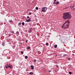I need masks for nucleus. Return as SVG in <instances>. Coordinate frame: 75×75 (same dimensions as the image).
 <instances>
[{
  "label": "nucleus",
  "instance_id": "6e6552de",
  "mask_svg": "<svg viewBox=\"0 0 75 75\" xmlns=\"http://www.w3.org/2000/svg\"><path fill=\"white\" fill-rule=\"evenodd\" d=\"M2 46H4L5 45V44H4V42H3L2 43Z\"/></svg>",
  "mask_w": 75,
  "mask_h": 75
},
{
  "label": "nucleus",
  "instance_id": "ea45409f",
  "mask_svg": "<svg viewBox=\"0 0 75 75\" xmlns=\"http://www.w3.org/2000/svg\"><path fill=\"white\" fill-rule=\"evenodd\" d=\"M2 24H3L2 23H1V25H2Z\"/></svg>",
  "mask_w": 75,
  "mask_h": 75
},
{
  "label": "nucleus",
  "instance_id": "412c9836",
  "mask_svg": "<svg viewBox=\"0 0 75 75\" xmlns=\"http://www.w3.org/2000/svg\"><path fill=\"white\" fill-rule=\"evenodd\" d=\"M9 23H11V22H13V21H12V20H9Z\"/></svg>",
  "mask_w": 75,
  "mask_h": 75
},
{
  "label": "nucleus",
  "instance_id": "f03ea898",
  "mask_svg": "<svg viewBox=\"0 0 75 75\" xmlns=\"http://www.w3.org/2000/svg\"><path fill=\"white\" fill-rule=\"evenodd\" d=\"M69 23H70V22L69 20L66 21V23H64L62 26V28L66 29V28H68V27H69L68 25H69Z\"/></svg>",
  "mask_w": 75,
  "mask_h": 75
},
{
  "label": "nucleus",
  "instance_id": "b1692460",
  "mask_svg": "<svg viewBox=\"0 0 75 75\" xmlns=\"http://www.w3.org/2000/svg\"><path fill=\"white\" fill-rule=\"evenodd\" d=\"M11 33H12V34H14V32L13 31H12L11 32Z\"/></svg>",
  "mask_w": 75,
  "mask_h": 75
},
{
  "label": "nucleus",
  "instance_id": "f3484780",
  "mask_svg": "<svg viewBox=\"0 0 75 75\" xmlns=\"http://www.w3.org/2000/svg\"><path fill=\"white\" fill-rule=\"evenodd\" d=\"M16 34H19V32L18 31L16 32Z\"/></svg>",
  "mask_w": 75,
  "mask_h": 75
},
{
  "label": "nucleus",
  "instance_id": "9b49d317",
  "mask_svg": "<svg viewBox=\"0 0 75 75\" xmlns=\"http://www.w3.org/2000/svg\"><path fill=\"white\" fill-rule=\"evenodd\" d=\"M29 25H30V26H31V25H32V23H29Z\"/></svg>",
  "mask_w": 75,
  "mask_h": 75
},
{
  "label": "nucleus",
  "instance_id": "bb28decb",
  "mask_svg": "<svg viewBox=\"0 0 75 75\" xmlns=\"http://www.w3.org/2000/svg\"><path fill=\"white\" fill-rule=\"evenodd\" d=\"M34 62H37V61H36V59H34Z\"/></svg>",
  "mask_w": 75,
  "mask_h": 75
},
{
  "label": "nucleus",
  "instance_id": "e433bc0d",
  "mask_svg": "<svg viewBox=\"0 0 75 75\" xmlns=\"http://www.w3.org/2000/svg\"><path fill=\"white\" fill-rule=\"evenodd\" d=\"M57 1V0H54V1Z\"/></svg>",
  "mask_w": 75,
  "mask_h": 75
},
{
  "label": "nucleus",
  "instance_id": "39448f33",
  "mask_svg": "<svg viewBox=\"0 0 75 75\" xmlns=\"http://www.w3.org/2000/svg\"><path fill=\"white\" fill-rule=\"evenodd\" d=\"M31 21V19H28L26 20V22H30V21Z\"/></svg>",
  "mask_w": 75,
  "mask_h": 75
},
{
  "label": "nucleus",
  "instance_id": "a19ab883",
  "mask_svg": "<svg viewBox=\"0 0 75 75\" xmlns=\"http://www.w3.org/2000/svg\"><path fill=\"white\" fill-rule=\"evenodd\" d=\"M9 65H11V64H10V63L9 64Z\"/></svg>",
  "mask_w": 75,
  "mask_h": 75
},
{
  "label": "nucleus",
  "instance_id": "aec40b11",
  "mask_svg": "<svg viewBox=\"0 0 75 75\" xmlns=\"http://www.w3.org/2000/svg\"><path fill=\"white\" fill-rule=\"evenodd\" d=\"M35 9L37 10H38V7H36Z\"/></svg>",
  "mask_w": 75,
  "mask_h": 75
},
{
  "label": "nucleus",
  "instance_id": "c85d7f7f",
  "mask_svg": "<svg viewBox=\"0 0 75 75\" xmlns=\"http://www.w3.org/2000/svg\"><path fill=\"white\" fill-rule=\"evenodd\" d=\"M30 30H32V28H29Z\"/></svg>",
  "mask_w": 75,
  "mask_h": 75
},
{
  "label": "nucleus",
  "instance_id": "58836bf2",
  "mask_svg": "<svg viewBox=\"0 0 75 75\" xmlns=\"http://www.w3.org/2000/svg\"><path fill=\"white\" fill-rule=\"evenodd\" d=\"M9 39H7V40H8Z\"/></svg>",
  "mask_w": 75,
  "mask_h": 75
},
{
  "label": "nucleus",
  "instance_id": "f257e3e1",
  "mask_svg": "<svg viewBox=\"0 0 75 75\" xmlns=\"http://www.w3.org/2000/svg\"><path fill=\"white\" fill-rule=\"evenodd\" d=\"M63 15V18L64 19H69L72 17V16L71 15V13L69 12L64 13Z\"/></svg>",
  "mask_w": 75,
  "mask_h": 75
},
{
  "label": "nucleus",
  "instance_id": "f704fd0d",
  "mask_svg": "<svg viewBox=\"0 0 75 75\" xmlns=\"http://www.w3.org/2000/svg\"><path fill=\"white\" fill-rule=\"evenodd\" d=\"M56 67H57V68H58L59 66H58V65H57Z\"/></svg>",
  "mask_w": 75,
  "mask_h": 75
},
{
  "label": "nucleus",
  "instance_id": "72a5a7b5",
  "mask_svg": "<svg viewBox=\"0 0 75 75\" xmlns=\"http://www.w3.org/2000/svg\"><path fill=\"white\" fill-rule=\"evenodd\" d=\"M49 72H51V70H49Z\"/></svg>",
  "mask_w": 75,
  "mask_h": 75
},
{
  "label": "nucleus",
  "instance_id": "20e7f679",
  "mask_svg": "<svg viewBox=\"0 0 75 75\" xmlns=\"http://www.w3.org/2000/svg\"><path fill=\"white\" fill-rule=\"evenodd\" d=\"M42 11L43 12L45 13L46 12V11L47 10V8L46 7H44L43 8H42Z\"/></svg>",
  "mask_w": 75,
  "mask_h": 75
},
{
  "label": "nucleus",
  "instance_id": "cd10ccee",
  "mask_svg": "<svg viewBox=\"0 0 75 75\" xmlns=\"http://www.w3.org/2000/svg\"><path fill=\"white\" fill-rule=\"evenodd\" d=\"M31 12H30L29 13V15H31Z\"/></svg>",
  "mask_w": 75,
  "mask_h": 75
},
{
  "label": "nucleus",
  "instance_id": "2f4dec72",
  "mask_svg": "<svg viewBox=\"0 0 75 75\" xmlns=\"http://www.w3.org/2000/svg\"><path fill=\"white\" fill-rule=\"evenodd\" d=\"M70 58H69H69H68V60H70Z\"/></svg>",
  "mask_w": 75,
  "mask_h": 75
},
{
  "label": "nucleus",
  "instance_id": "7ed1b4c3",
  "mask_svg": "<svg viewBox=\"0 0 75 75\" xmlns=\"http://www.w3.org/2000/svg\"><path fill=\"white\" fill-rule=\"evenodd\" d=\"M70 8L72 10H75V4L71 5Z\"/></svg>",
  "mask_w": 75,
  "mask_h": 75
},
{
  "label": "nucleus",
  "instance_id": "ddd939ff",
  "mask_svg": "<svg viewBox=\"0 0 75 75\" xmlns=\"http://www.w3.org/2000/svg\"><path fill=\"white\" fill-rule=\"evenodd\" d=\"M18 25H21V22L19 23H18Z\"/></svg>",
  "mask_w": 75,
  "mask_h": 75
},
{
  "label": "nucleus",
  "instance_id": "0eeeda50",
  "mask_svg": "<svg viewBox=\"0 0 75 75\" xmlns=\"http://www.w3.org/2000/svg\"><path fill=\"white\" fill-rule=\"evenodd\" d=\"M12 65H9L8 68H12Z\"/></svg>",
  "mask_w": 75,
  "mask_h": 75
},
{
  "label": "nucleus",
  "instance_id": "6ab92c4d",
  "mask_svg": "<svg viewBox=\"0 0 75 75\" xmlns=\"http://www.w3.org/2000/svg\"><path fill=\"white\" fill-rule=\"evenodd\" d=\"M5 67L6 69H7L8 68V66H7L6 65H5Z\"/></svg>",
  "mask_w": 75,
  "mask_h": 75
},
{
  "label": "nucleus",
  "instance_id": "9d476101",
  "mask_svg": "<svg viewBox=\"0 0 75 75\" xmlns=\"http://www.w3.org/2000/svg\"><path fill=\"white\" fill-rule=\"evenodd\" d=\"M22 25H25V23H24V22H22Z\"/></svg>",
  "mask_w": 75,
  "mask_h": 75
},
{
  "label": "nucleus",
  "instance_id": "f8f14e48",
  "mask_svg": "<svg viewBox=\"0 0 75 75\" xmlns=\"http://www.w3.org/2000/svg\"><path fill=\"white\" fill-rule=\"evenodd\" d=\"M30 74H31V75H33V74H34V73L32 72H30L29 73Z\"/></svg>",
  "mask_w": 75,
  "mask_h": 75
},
{
  "label": "nucleus",
  "instance_id": "4c0bfd02",
  "mask_svg": "<svg viewBox=\"0 0 75 75\" xmlns=\"http://www.w3.org/2000/svg\"><path fill=\"white\" fill-rule=\"evenodd\" d=\"M26 42H27V40H26Z\"/></svg>",
  "mask_w": 75,
  "mask_h": 75
},
{
  "label": "nucleus",
  "instance_id": "c03bdc74",
  "mask_svg": "<svg viewBox=\"0 0 75 75\" xmlns=\"http://www.w3.org/2000/svg\"><path fill=\"white\" fill-rule=\"evenodd\" d=\"M56 57H57V55H56Z\"/></svg>",
  "mask_w": 75,
  "mask_h": 75
},
{
  "label": "nucleus",
  "instance_id": "423d86ee",
  "mask_svg": "<svg viewBox=\"0 0 75 75\" xmlns=\"http://www.w3.org/2000/svg\"><path fill=\"white\" fill-rule=\"evenodd\" d=\"M30 68H31V69H32V70H33L34 69V66H33V65H31L30 66Z\"/></svg>",
  "mask_w": 75,
  "mask_h": 75
},
{
  "label": "nucleus",
  "instance_id": "4468645a",
  "mask_svg": "<svg viewBox=\"0 0 75 75\" xmlns=\"http://www.w3.org/2000/svg\"><path fill=\"white\" fill-rule=\"evenodd\" d=\"M57 45H54V47L55 48H57Z\"/></svg>",
  "mask_w": 75,
  "mask_h": 75
},
{
  "label": "nucleus",
  "instance_id": "dca6fc26",
  "mask_svg": "<svg viewBox=\"0 0 75 75\" xmlns=\"http://www.w3.org/2000/svg\"><path fill=\"white\" fill-rule=\"evenodd\" d=\"M21 54H24V52H23V51H21Z\"/></svg>",
  "mask_w": 75,
  "mask_h": 75
},
{
  "label": "nucleus",
  "instance_id": "473e14b6",
  "mask_svg": "<svg viewBox=\"0 0 75 75\" xmlns=\"http://www.w3.org/2000/svg\"><path fill=\"white\" fill-rule=\"evenodd\" d=\"M53 4H56V3H55V2H54Z\"/></svg>",
  "mask_w": 75,
  "mask_h": 75
},
{
  "label": "nucleus",
  "instance_id": "c756f323",
  "mask_svg": "<svg viewBox=\"0 0 75 75\" xmlns=\"http://www.w3.org/2000/svg\"><path fill=\"white\" fill-rule=\"evenodd\" d=\"M11 34H8V36H11Z\"/></svg>",
  "mask_w": 75,
  "mask_h": 75
},
{
  "label": "nucleus",
  "instance_id": "4be33fe9",
  "mask_svg": "<svg viewBox=\"0 0 75 75\" xmlns=\"http://www.w3.org/2000/svg\"><path fill=\"white\" fill-rule=\"evenodd\" d=\"M46 45H47V46H48V43H46Z\"/></svg>",
  "mask_w": 75,
  "mask_h": 75
},
{
  "label": "nucleus",
  "instance_id": "1a4fd4ad",
  "mask_svg": "<svg viewBox=\"0 0 75 75\" xmlns=\"http://www.w3.org/2000/svg\"><path fill=\"white\" fill-rule=\"evenodd\" d=\"M30 48V46H28L26 48L27 50H29Z\"/></svg>",
  "mask_w": 75,
  "mask_h": 75
},
{
  "label": "nucleus",
  "instance_id": "a211bd4d",
  "mask_svg": "<svg viewBox=\"0 0 75 75\" xmlns=\"http://www.w3.org/2000/svg\"><path fill=\"white\" fill-rule=\"evenodd\" d=\"M56 4H59V1H57Z\"/></svg>",
  "mask_w": 75,
  "mask_h": 75
},
{
  "label": "nucleus",
  "instance_id": "a878e982",
  "mask_svg": "<svg viewBox=\"0 0 75 75\" xmlns=\"http://www.w3.org/2000/svg\"><path fill=\"white\" fill-rule=\"evenodd\" d=\"M6 66H7V67H9V65L8 64H6Z\"/></svg>",
  "mask_w": 75,
  "mask_h": 75
},
{
  "label": "nucleus",
  "instance_id": "5701e85b",
  "mask_svg": "<svg viewBox=\"0 0 75 75\" xmlns=\"http://www.w3.org/2000/svg\"><path fill=\"white\" fill-rule=\"evenodd\" d=\"M29 33H31L32 32V30H29Z\"/></svg>",
  "mask_w": 75,
  "mask_h": 75
},
{
  "label": "nucleus",
  "instance_id": "393cba45",
  "mask_svg": "<svg viewBox=\"0 0 75 75\" xmlns=\"http://www.w3.org/2000/svg\"><path fill=\"white\" fill-rule=\"evenodd\" d=\"M69 74H72V72H71L70 71L69 72Z\"/></svg>",
  "mask_w": 75,
  "mask_h": 75
},
{
  "label": "nucleus",
  "instance_id": "7c9ffc66",
  "mask_svg": "<svg viewBox=\"0 0 75 75\" xmlns=\"http://www.w3.org/2000/svg\"><path fill=\"white\" fill-rule=\"evenodd\" d=\"M27 18H30V17H29V16H28L27 17Z\"/></svg>",
  "mask_w": 75,
  "mask_h": 75
},
{
  "label": "nucleus",
  "instance_id": "2eb2a0df",
  "mask_svg": "<svg viewBox=\"0 0 75 75\" xmlns=\"http://www.w3.org/2000/svg\"><path fill=\"white\" fill-rule=\"evenodd\" d=\"M25 58L26 59H27V58H28V57H27V56H25Z\"/></svg>",
  "mask_w": 75,
  "mask_h": 75
},
{
  "label": "nucleus",
  "instance_id": "37998d69",
  "mask_svg": "<svg viewBox=\"0 0 75 75\" xmlns=\"http://www.w3.org/2000/svg\"><path fill=\"white\" fill-rule=\"evenodd\" d=\"M8 41V42H9V41Z\"/></svg>",
  "mask_w": 75,
  "mask_h": 75
},
{
  "label": "nucleus",
  "instance_id": "c9c22d12",
  "mask_svg": "<svg viewBox=\"0 0 75 75\" xmlns=\"http://www.w3.org/2000/svg\"><path fill=\"white\" fill-rule=\"evenodd\" d=\"M64 56H67V54H64Z\"/></svg>",
  "mask_w": 75,
  "mask_h": 75
},
{
  "label": "nucleus",
  "instance_id": "79ce46f5",
  "mask_svg": "<svg viewBox=\"0 0 75 75\" xmlns=\"http://www.w3.org/2000/svg\"><path fill=\"white\" fill-rule=\"evenodd\" d=\"M21 33H22V32H21Z\"/></svg>",
  "mask_w": 75,
  "mask_h": 75
}]
</instances>
